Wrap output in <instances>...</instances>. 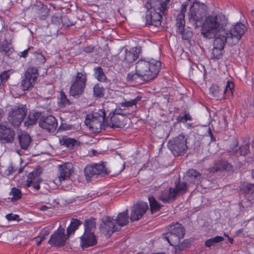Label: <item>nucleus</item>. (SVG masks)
Returning a JSON list of instances; mask_svg holds the SVG:
<instances>
[{
  "label": "nucleus",
  "mask_w": 254,
  "mask_h": 254,
  "mask_svg": "<svg viewBox=\"0 0 254 254\" xmlns=\"http://www.w3.org/2000/svg\"><path fill=\"white\" fill-rule=\"evenodd\" d=\"M38 76L37 70L33 67H30L27 69L25 78L21 82V87L23 90H26L33 86Z\"/></svg>",
  "instance_id": "4468645a"
},
{
  "label": "nucleus",
  "mask_w": 254,
  "mask_h": 254,
  "mask_svg": "<svg viewBox=\"0 0 254 254\" xmlns=\"http://www.w3.org/2000/svg\"><path fill=\"white\" fill-rule=\"evenodd\" d=\"M9 72L8 71H4L0 74V83L4 80H6L8 78Z\"/></svg>",
  "instance_id": "09e8293b"
},
{
  "label": "nucleus",
  "mask_w": 254,
  "mask_h": 254,
  "mask_svg": "<svg viewBox=\"0 0 254 254\" xmlns=\"http://www.w3.org/2000/svg\"><path fill=\"white\" fill-rule=\"evenodd\" d=\"M108 118H110L111 121L109 125L112 128H122L125 126V123L123 120V116H119L117 113H110Z\"/></svg>",
  "instance_id": "aec40b11"
},
{
  "label": "nucleus",
  "mask_w": 254,
  "mask_h": 254,
  "mask_svg": "<svg viewBox=\"0 0 254 254\" xmlns=\"http://www.w3.org/2000/svg\"><path fill=\"white\" fill-rule=\"evenodd\" d=\"M138 78H140V77L138 75L136 71V73H129L127 76V80L128 81H136Z\"/></svg>",
  "instance_id": "c03bdc74"
},
{
  "label": "nucleus",
  "mask_w": 254,
  "mask_h": 254,
  "mask_svg": "<svg viewBox=\"0 0 254 254\" xmlns=\"http://www.w3.org/2000/svg\"><path fill=\"white\" fill-rule=\"evenodd\" d=\"M105 116V113L103 110L88 114L85 120V124L92 132H100L104 123Z\"/></svg>",
  "instance_id": "423d86ee"
},
{
  "label": "nucleus",
  "mask_w": 254,
  "mask_h": 254,
  "mask_svg": "<svg viewBox=\"0 0 254 254\" xmlns=\"http://www.w3.org/2000/svg\"><path fill=\"white\" fill-rule=\"evenodd\" d=\"M94 76L100 81H104L106 79V75L100 67H96L94 68Z\"/></svg>",
  "instance_id": "e433bc0d"
},
{
  "label": "nucleus",
  "mask_w": 254,
  "mask_h": 254,
  "mask_svg": "<svg viewBox=\"0 0 254 254\" xmlns=\"http://www.w3.org/2000/svg\"><path fill=\"white\" fill-rule=\"evenodd\" d=\"M168 235V236L164 237V238L167 241V242L170 244L171 246H176L179 243L180 240L183 238L181 237H179V239L177 241H175V236H178V235L173 234L171 233H168L167 234Z\"/></svg>",
  "instance_id": "4c0bfd02"
},
{
  "label": "nucleus",
  "mask_w": 254,
  "mask_h": 254,
  "mask_svg": "<svg viewBox=\"0 0 254 254\" xmlns=\"http://www.w3.org/2000/svg\"><path fill=\"white\" fill-rule=\"evenodd\" d=\"M252 146L253 148H254V139L253 140V144H252Z\"/></svg>",
  "instance_id": "bf43d9fd"
},
{
  "label": "nucleus",
  "mask_w": 254,
  "mask_h": 254,
  "mask_svg": "<svg viewBox=\"0 0 254 254\" xmlns=\"http://www.w3.org/2000/svg\"><path fill=\"white\" fill-rule=\"evenodd\" d=\"M170 0H148L145 5L147 9L146 23L158 27L161 25L162 15H165L168 8Z\"/></svg>",
  "instance_id": "f03ea898"
},
{
  "label": "nucleus",
  "mask_w": 254,
  "mask_h": 254,
  "mask_svg": "<svg viewBox=\"0 0 254 254\" xmlns=\"http://www.w3.org/2000/svg\"><path fill=\"white\" fill-rule=\"evenodd\" d=\"M94 220H86L84 234L80 237V245L82 248H87L94 246L97 243V239L93 232L95 228Z\"/></svg>",
  "instance_id": "0eeeda50"
},
{
  "label": "nucleus",
  "mask_w": 254,
  "mask_h": 254,
  "mask_svg": "<svg viewBox=\"0 0 254 254\" xmlns=\"http://www.w3.org/2000/svg\"><path fill=\"white\" fill-rule=\"evenodd\" d=\"M9 195L11 196L10 197L11 201H14L21 198V193L19 189L13 188L9 192Z\"/></svg>",
  "instance_id": "ea45409f"
},
{
  "label": "nucleus",
  "mask_w": 254,
  "mask_h": 254,
  "mask_svg": "<svg viewBox=\"0 0 254 254\" xmlns=\"http://www.w3.org/2000/svg\"><path fill=\"white\" fill-rule=\"evenodd\" d=\"M34 240L37 245H39L41 242L43 240L41 237L39 236H37L34 238Z\"/></svg>",
  "instance_id": "3c124183"
},
{
  "label": "nucleus",
  "mask_w": 254,
  "mask_h": 254,
  "mask_svg": "<svg viewBox=\"0 0 254 254\" xmlns=\"http://www.w3.org/2000/svg\"><path fill=\"white\" fill-rule=\"evenodd\" d=\"M5 217L8 221H16L18 220L19 215L15 214L9 213L7 214Z\"/></svg>",
  "instance_id": "de8ad7c7"
},
{
  "label": "nucleus",
  "mask_w": 254,
  "mask_h": 254,
  "mask_svg": "<svg viewBox=\"0 0 254 254\" xmlns=\"http://www.w3.org/2000/svg\"><path fill=\"white\" fill-rule=\"evenodd\" d=\"M58 102L59 106L61 108L70 104L69 101L67 99L66 95L63 91H61L60 93V97Z\"/></svg>",
  "instance_id": "f704fd0d"
},
{
  "label": "nucleus",
  "mask_w": 254,
  "mask_h": 254,
  "mask_svg": "<svg viewBox=\"0 0 254 254\" xmlns=\"http://www.w3.org/2000/svg\"><path fill=\"white\" fill-rule=\"evenodd\" d=\"M223 240L224 238L223 237L217 236L207 240L205 242V245L207 247H210Z\"/></svg>",
  "instance_id": "72a5a7b5"
},
{
  "label": "nucleus",
  "mask_w": 254,
  "mask_h": 254,
  "mask_svg": "<svg viewBox=\"0 0 254 254\" xmlns=\"http://www.w3.org/2000/svg\"><path fill=\"white\" fill-rule=\"evenodd\" d=\"M160 66L161 63L157 60L141 59L136 63L135 69L140 79L147 81L156 77Z\"/></svg>",
  "instance_id": "7ed1b4c3"
},
{
  "label": "nucleus",
  "mask_w": 254,
  "mask_h": 254,
  "mask_svg": "<svg viewBox=\"0 0 254 254\" xmlns=\"http://www.w3.org/2000/svg\"><path fill=\"white\" fill-rule=\"evenodd\" d=\"M40 116V114L37 112H30L28 115L27 120L24 123L25 126L29 127L35 124Z\"/></svg>",
  "instance_id": "cd10ccee"
},
{
  "label": "nucleus",
  "mask_w": 254,
  "mask_h": 254,
  "mask_svg": "<svg viewBox=\"0 0 254 254\" xmlns=\"http://www.w3.org/2000/svg\"><path fill=\"white\" fill-rule=\"evenodd\" d=\"M81 224V222L78 219L72 218L71 220L70 225L67 228V234L69 236L73 234Z\"/></svg>",
  "instance_id": "c756f323"
},
{
  "label": "nucleus",
  "mask_w": 254,
  "mask_h": 254,
  "mask_svg": "<svg viewBox=\"0 0 254 254\" xmlns=\"http://www.w3.org/2000/svg\"><path fill=\"white\" fill-rule=\"evenodd\" d=\"M242 191L246 194L254 193V184L244 183L241 188Z\"/></svg>",
  "instance_id": "58836bf2"
},
{
  "label": "nucleus",
  "mask_w": 254,
  "mask_h": 254,
  "mask_svg": "<svg viewBox=\"0 0 254 254\" xmlns=\"http://www.w3.org/2000/svg\"><path fill=\"white\" fill-rule=\"evenodd\" d=\"M128 223V211L126 210L118 214L116 220L109 216L103 218L100 228L103 233L110 237L114 232L118 231L120 227L125 226Z\"/></svg>",
  "instance_id": "20e7f679"
},
{
  "label": "nucleus",
  "mask_w": 254,
  "mask_h": 254,
  "mask_svg": "<svg viewBox=\"0 0 254 254\" xmlns=\"http://www.w3.org/2000/svg\"><path fill=\"white\" fill-rule=\"evenodd\" d=\"M169 233L178 235L175 236V241H177L179 237L183 238L185 235V229L182 225L179 223H175L171 225L169 229Z\"/></svg>",
  "instance_id": "b1692460"
},
{
  "label": "nucleus",
  "mask_w": 254,
  "mask_h": 254,
  "mask_svg": "<svg viewBox=\"0 0 254 254\" xmlns=\"http://www.w3.org/2000/svg\"><path fill=\"white\" fill-rule=\"evenodd\" d=\"M148 209L147 202H139L134 205L130 214V220L132 221L140 219Z\"/></svg>",
  "instance_id": "dca6fc26"
},
{
  "label": "nucleus",
  "mask_w": 254,
  "mask_h": 254,
  "mask_svg": "<svg viewBox=\"0 0 254 254\" xmlns=\"http://www.w3.org/2000/svg\"><path fill=\"white\" fill-rule=\"evenodd\" d=\"M235 148H234V149H233V152H237V146H238V145H237V143H236L235 144Z\"/></svg>",
  "instance_id": "5fc2aeb1"
},
{
  "label": "nucleus",
  "mask_w": 254,
  "mask_h": 254,
  "mask_svg": "<svg viewBox=\"0 0 254 254\" xmlns=\"http://www.w3.org/2000/svg\"><path fill=\"white\" fill-rule=\"evenodd\" d=\"M249 146L248 144H245L241 146L240 148V153L241 155L245 156L249 151Z\"/></svg>",
  "instance_id": "a18cd8bd"
},
{
  "label": "nucleus",
  "mask_w": 254,
  "mask_h": 254,
  "mask_svg": "<svg viewBox=\"0 0 254 254\" xmlns=\"http://www.w3.org/2000/svg\"><path fill=\"white\" fill-rule=\"evenodd\" d=\"M35 174V172H32L28 174L25 185L27 188L33 186L35 190H39L40 188L39 184L41 180L39 177L36 176Z\"/></svg>",
  "instance_id": "4be33fe9"
},
{
  "label": "nucleus",
  "mask_w": 254,
  "mask_h": 254,
  "mask_svg": "<svg viewBox=\"0 0 254 254\" xmlns=\"http://www.w3.org/2000/svg\"><path fill=\"white\" fill-rule=\"evenodd\" d=\"M230 165L226 162L219 161L215 164L213 168L211 169V172H215L222 170H227L229 168Z\"/></svg>",
  "instance_id": "c9c22d12"
},
{
  "label": "nucleus",
  "mask_w": 254,
  "mask_h": 254,
  "mask_svg": "<svg viewBox=\"0 0 254 254\" xmlns=\"http://www.w3.org/2000/svg\"><path fill=\"white\" fill-rule=\"evenodd\" d=\"M69 236L65 234L64 228L61 226L51 235L48 243L52 246L63 247L65 245Z\"/></svg>",
  "instance_id": "f8f14e48"
},
{
  "label": "nucleus",
  "mask_w": 254,
  "mask_h": 254,
  "mask_svg": "<svg viewBox=\"0 0 254 254\" xmlns=\"http://www.w3.org/2000/svg\"><path fill=\"white\" fill-rule=\"evenodd\" d=\"M10 42L7 40H4L0 44V52L5 54L13 51Z\"/></svg>",
  "instance_id": "7c9ffc66"
},
{
  "label": "nucleus",
  "mask_w": 254,
  "mask_h": 254,
  "mask_svg": "<svg viewBox=\"0 0 254 254\" xmlns=\"http://www.w3.org/2000/svg\"><path fill=\"white\" fill-rule=\"evenodd\" d=\"M27 113L24 105L15 106L9 112L7 119L14 127H18L21 123Z\"/></svg>",
  "instance_id": "1a4fd4ad"
},
{
  "label": "nucleus",
  "mask_w": 254,
  "mask_h": 254,
  "mask_svg": "<svg viewBox=\"0 0 254 254\" xmlns=\"http://www.w3.org/2000/svg\"><path fill=\"white\" fill-rule=\"evenodd\" d=\"M39 125L40 127L51 132L56 129L58 123L54 116H49L40 119Z\"/></svg>",
  "instance_id": "f3484780"
},
{
  "label": "nucleus",
  "mask_w": 254,
  "mask_h": 254,
  "mask_svg": "<svg viewBox=\"0 0 254 254\" xmlns=\"http://www.w3.org/2000/svg\"><path fill=\"white\" fill-rule=\"evenodd\" d=\"M169 150L174 155H182L188 150L187 137L183 134H180L169 140L168 143Z\"/></svg>",
  "instance_id": "6e6552de"
},
{
  "label": "nucleus",
  "mask_w": 254,
  "mask_h": 254,
  "mask_svg": "<svg viewBox=\"0 0 254 254\" xmlns=\"http://www.w3.org/2000/svg\"><path fill=\"white\" fill-rule=\"evenodd\" d=\"M104 166L102 164L88 165L84 169V175L87 181L95 175H99L104 171Z\"/></svg>",
  "instance_id": "a211bd4d"
},
{
  "label": "nucleus",
  "mask_w": 254,
  "mask_h": 254,
  "mask_svg": "<svg viewBox=\"0 0 254 254\" xmlns=\"http://www.w3.org/2000/svg\"><path fill=\"white\" fill-rule=\"evenodd\" d=\"M206 5L197 1H194L190 9L189 16L190 20L200 21L205 15Z\"/></svg>",
  "instance_id": "9d476101"
},
{
  "label": "nucleus",
  "mask_w": 254,
  "mask_h": 254,
  "mask_svg": "<svg viewBox=\"0 0 254 254\" xmlns=\"http://www.w3.org/2000/svg\"><path fill=\"white\" fill-rule=\"evenodd\" d=\"M227 23L228 19L225 15L214 13L206 16L202 22L201 35L209 39L215 38L211 53L213 59H220L224 52V47L227 41L222 33Z\"/></svg>",
  "instance_id": "f257e3e1"
},
{
  "label": "nucleus",
  "mask_w": 254,
  "mask_h": 254,
  "mask_svg": "<svg viewBox=\"0 0 254 254\" xmlns=\"http://www.w3.org/2000/svg\"><path fill=\"white\" fill-rule=\"evenodd\" d=\"M141 99L139 97H137L136 98L134 99H132L129 101H125L124 103H123V105L124 107H132L134 105H136L137 102L139 100H140Z\"/></svg>",
  "instance_id": "37998d69"
},
{
  "label": "nucleus",
  "mask_w": 254,
  "mask_h": 254,
  "mask_svg": "<svg viewBox=\"0 0 254 254\" xmlns=\"http://www.w3.org/2000/svg\"><path fill=\"white\" fill-rule=\"evenodd\" d=\"M177 195L176 190L172 188H170L168 190L162 191L158 195V197L164 202H169L174 200Z\"/></svg>",
  "instance_id": "412c9836"
},
{
  "label": "nucleus",
  "mask_w": 254,
  "mask_h": 254,
  "mask_svg": "<svg viewBox=\"0 0 254 254\" xmlns=\"http://www.w3.org/2000/svg\"><path fill=\"white\" fill-rule=\"evenodd\" d=\"M49 233L50 230L49 228H45L40 232L38 236L44 240L45 239L46 236H47Z\"/></svg>",
  "instance_id": "49530a36"
},
{
  "label": "nucleus",
  "mask_w": 254,
  "mask_h": 254,
  "mask_svg": "<svg viewBox=\"0 0 254 254\" xmlns=\"http://www.w3.org/2000/svg\"><path fill=\"white\" fill-rule=\"evenodd\" d=\"M73 165L71 163H65L59 166L58 178L54 180L57 186H60L63 181L68 180L73 172Z\"/></svg>",
  "instance_id": "ddd939ff"
},
{
  "label": "nucleus",
  "mask_w": 254,
  "mask_h": 254,
  "mask_svg": "<svg viewBox=\"0 0 254 254\" xmlns=\"http://www.w3.org/2000/svg\"><path fill=\"white\" fill-rule=\"evenodd\" d=\"M188 2H184L182 6L181 10L177 17L176 25L178 27V32L183 34L184 32V26L185 25V13L186 11Z\"/></svg>",
  "instance_id": "6ab92c4d"
},
{
  "label": "nucleus",
  "mask_w": 254,
  "mask_h": 254,
  "mask_svg": "<svg viewBox=\"0 0 254 254\" xmlns=\"http://www.w3.org/2000/svg\"><path fill=\"white\" fill-rule=\"evenodd\" d=\"M28 49H26L20 53V57H26L28 54Z\"/></svg>",
  "instance_id": "603ef678"
},
{
  "label": "nucleus",
  "mask_w": 254,
  "mask_h": 254,
  "mask_svg": "<svg viewBox=\"0 0 254 254\" xmlns=\"http://www.w3.org/2000/svg\"><path fill=\"white\" fill-rule=\"evenodd\" d=\"M139 53V49L136 47H133L128 51L127 50L125 61L128 63H132L138 58Z\"/></svg>",
  "instance_id": "5701e85b"
},
{
  "label": "nucleus",
  "mask_w": 254,
  "mask_h": 254,
  "mask_svg": "<svg viewBox=\"0 0 254 254\" xmlns=\"http://www.w3.org/2000/svg\"><path fill=\"white\" fill-rule=\"evenodd\" d=\"M252 177H253V178H254V170L253 171V172H252Z\"/></svg>",
  "instance_id": "13d9d810"
},
{
  "label": "nucleus",
  "mask_w": 254,
  "mask_h": 254,
  "mask_svg": "<svg viewBox=\"0 0 254 254\" xmlns=\"http://www.w3.org/2000/svg\"><path fill=\"white\" fill-rule=\"evenodd\" d=\"M191 120V117L189 114H186L184 115V116L182 117H181V119L180 120V122H187V121H190Z\"/></svg>",
  "instance_id": "8fccbe9b"
},
{
  "label": "nucleus",
  "mask_w": 254,
  "mask_h": 254,
  "mask_svg": "<svg viewBox=\"0 0 254 254\" xmlns=\"http://www.w3.org/2000/svg\"><path fill=\"white\" fill-rule=\"evenodd\" d=\"M224 236H225L226 237L228 238L229 237V235L225 233L224 234Z\"/></svg>",
  "instance_id": "4d7b16f0"
},
{
  "label": "nucleus",
  "mask_w": 254,
  "mask_h": 254,
  "mask_svg": "<svg viewBox=\"0 0 254 254\" xmlns=\"http://www.w3.org/2000/svg\"><path fill=\"white\" fill-rule=\"evenodd\" d=\"M188 0L189 1H195V0Z\"/></svg>",
  "instance_id": "052dcab7"
},
{
  "label": "nucleus",
  "mask_w": 254,
  "mask_h": 254,
  "mask_svg": "<svg viewBox=\"0 0 254 254\" xmlns=\"http://www.w3.org/2000/svg\"><path fill=\"white\" fill-rule=\"evenodd\" d=\"M210 94L216 99L223 98V92L217 85H212L209 88Z\"/></svg>",
  "instance_id": "c85d7f7f"
},
{
  "label": "nucleus",
  "mask_w": 254,
  "mask_h": 254,
  "mask_svg": "<svg viewBox=\"0 0 254 254\" xmlns=\"http://www.w3.org/2000/svg\"><path fill=\"white\" fill-rule=\"evenodd\" d=\"M226 27H225L222 34L225 35V38L227 41V44L230 46L237 44L247 31L246 26L242 23H237L232 25L229 30H226Z\"/></svg>",
  "instance_id": "39448f33"
},
{
  "label": "nucleus",
  "mask_w": 254,
  "mask_h": 254,
  "mask_svg": "<svg viewBox=\"0 0 254 254\" xmlns=\"http://www.w3.org/2000/svg\"><path fill=\"white\" fill-rule=\"evenodd\" d=\"M175 189L177 191V194L179 193H184L187 190L186 184L184 183L179 182L176 185V188Z\"/></svg>",
  "instance_id": "79ce46f5"
},
{
  "label": "nucleus",
  "mask_w": 254,
  "mask_h": 254,
  "mask_svg": "<svg viewBox=\"0 0 254 254\" xmlns=\"http://www.w3.org/2000/svg\"><path fill=\"white\" fill-rule=\"evenodd\" d=\"M186 177L189 178L190 180L193 181L194 184H198L200 182V174L193 169L187 171Z\"/></svg>",
  "instance_id": "bb28decb"
},
{
  "label": "nucleus",
  "mask_w": 254,
  "mask_h": 254,
  "mask_svg": "<svg viewBox=\"0 0 254 254\" xmlns=\"http://www.w3.org/2000/svg\"><path fill=\"white\" fill-rule=\"evenodd\" d=\"M105 94V89L100 84L95 85L93 88V94L94 97L97 98H100L104 96Z\"/></svg>",
  "instance_id": "2f4dec72"
},
{
  "label": "nucleus",
  "mask_w": 254,
  "mask_h": 254,
  "mask_svg": "<svg viewBox=\"0 0 254 254\" xmlns=\"http://www.w3.org/2000/svg\"><path fill=\"white\" fill-rule=\"evenodd\" d=\"M49 209V207L46 205H43L40 208V210L41 211H46Z\"/></svg>",
  "instance_id": "864d4df0"
},
{
  "label": "nucleus",
  "mask_w": 254,
  "mask_h": 254,
  "mask_svg": "<svg viewBox=\"0 0 254 254\" xmlns=\"http://www.w3.org/2000/svg\"><path fill=\"white\" fill-rule=\"evenodd\" d=\"M148 200L150 203L151 211L152 213L156 212L161 208V205L156 201L153 196L149 197Z\"/></svg>",
  "instance_id": "473e14b6"
},
{
  "label": "nucleus",
  "mask_w": 254,
  "mask_h": 254,
  "mask_svg": "<svg viewBox=\"0 0 254 254\" xmlns=\"http://www.w3.org/2000/svg\"><path fill=\"white\" fill-rule=\"evenodd\" d=\"M14 131L8 126L7 123L0 124V141L2 143L11 142L14 139Z\"/></svg>",
  "instance_id": "2eb2a0df"
},
{
  "label": "nucleus",
  "mask_w": 254,
  "mask_h": 254,
  "mask_svg": "<svg viewBox=\"0 0 254 254\" xmlns=\"http://www.w3.org/2000/svg\"><path fill=\"white\" fill-rule=\"evenodd\" d=\"M234 85L233 82L231 81L228 80L225 89L223 92V94H228L229 95H232L234 90Z\"/></svg>",
  "instance_id": "a19ab883"
},
{
  "label": "nucleus",
  "mask_w": 254,
  "mask_h": 254,
  "mask_svg": "<svg viewBox=\"0 0 254 254\" xmlns=\"http://www.w3.org/2000/svg\"><path fill=\"white\" fill-rule=\"evenodd\" d=\"M18 139L21 147L23 149H27L31 142L30 135L23 132L18 136Z\"/></svg>",
  "instance_id": "a878e982"
},
{
  "label": "nucleus",
  "mask_w": 254,
  "mask_h": 254,
  "mask_svg": "<svg viewBox=\"0 0 254 254\" xmlns=\"http://www.w3.org/2000/svg\"><path fill=\"white\" fill-rule=\"evenodd\" d=\"M86 78L85 74L78 72L73 83L71 85L69 94L72 96L81 94L85 87Z\"/></svg>",
  "instance_id": "9b49d317"
},
{
  "label": "nucleus",
  "mask_w": 254,
  "mask_h": 254,
  "mask_svg": "<svg viewBox=\"0 0 254 254\" xmlns=\"http://www.w3.org/2000/svg\"><path fill=\"white\" fill-rule=\"evenodd\" d=\"M228 239L230 243H231V244H233V239L232 238H230V237H229Z\"/></svg>",
  "instance_id": "6e6d98bb"
},
{
  "label": "nucleus",
  "mask_w": 254,
  "mask_h": 254,
  "mask_svg": "<svg viewBox=\"0 0 254 254\" xmlns=\"http://www.w3.org/2000/svg\"><path fill=\"white\" fill-rule=\"evenodd\" d=\"M60 142L61 145L65 146L69 149H74L79 145V142L74 139L68 137H63L60 139Z\"/></svg>",
  "instance_id": "393cba45"
}]
</instances>
